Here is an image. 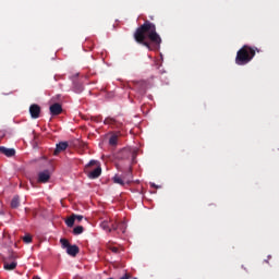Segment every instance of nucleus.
<instances>
[{"label": "nucleus", "mask_w": 279, "mask_h": 279, "mask_svg": "<svg viewBox=\"0 0 279 279\" xmlns=\"http://www.w3.org/2000/svg\"><path fill=\"white\" fill-rule=\"evenodd\" d=\"M111 228L112 230H120L124 234L125 230H128V225L125 221L121 222H111Z\"/></svg>", "instance_id": "obj_8"}, {"label": "nucleus", "mask_w": 279, "mask_h": 279, "mask_svg": "<svg viewBox=\"0 0 279 279\" xmlns=\"http://www.w3.org/2000/svg\"><path fill=\"white\" fill-rule=\"evenodd\" d=\"M29 114L32 119H39L40 118V106L37 104H33L29 107Z\"/></svg>", "instance_id": "obj_7"}, {"label": "nucleus", "mask_w": 279, "mask_h": 279, "mask_svg": "<svg viewBox=\"0 0 279 279\" xmlns=\"http://www.w3.org/2000/svg\"><path fill=\"white\" fill-rule=\"evenodd\" d=\"M119 279H138L136 277L132 278V276H130V274H124L122 277H120Z\"/></svg>", "instance_id": "obj_23"}, {"label": "nucleus", "mask_w": 279, "mask_h": 279, "mask_svg": "<svg viewBox=\"0 0 279 279\" xmlns=\"http://www.w3.org/2000/svg\"><path fill=\"white\" fill-rule=\"evenodd\" d=\"M133 38L137 45H143L148 51L160 49V45H162V38L156 31V24L148 20L136 28Z\"/></svg>", "instance_id": "obj_1"}, {"label": "nucleus", "mask_w": 279, "mask_h": 279, "mask_svg": "<svg viewBox=\"0 0 279 279\" xmlns=\"http://www.w3.org/2000/svg\"><path fill=\"white\" fill-rule=\"evenodd\" d=\"M65 225L68 226V228H73V226H75V216H74V214H72L71 217L65 219Z\"/></svg>", "instance_id": "obj_15"}, {"label": "nucleus", "mask_w": 279, "mask_h": 279, "mask_svg": "<svg viewBox=\"0 0 279 279\" xmlns=\"http://www.w3.org/2000/svg\"><path fill=\"white\" fill-rule=\"evenodd\" d=\"M49 180H51V173L49 172V170H45L38 173V182L40 184H47V182H49Z\"/></svg>", "instance_id": "obj_6"}, {"label": "nucleus", "mask_w": 279, "mask_h": 279, "mask_svg": "<svg viewBox=\"0 0 279 279\" xmlns=\"http://www.w3.org/2000/svg\"><path fill=\"white\" fill-rule=\"evenodd\" d=\"M16 262L8 263L4 262L3 267L7 271H13V269H16Z\"/></svg>", "instance_id": "obj_13"}, {"label": "nucleus", "mask_w": 279, "mask_h": 279, "mask_svg": "<svg viewBox=\"0 0 279 279\" xmlns=\"http://www.w3.org/2000/svg\"><path fill=\"white\" fill-rule=\"evenodd\" d=\"M117 143H119V135L118 134L111 135V137L109 138V145L114 147V145H117Z\"/></svg>", "instance_id": "obj_16"}, {"label": "nucleus", "mask_w": 279, "mask_h": 279, "mask_svg": "<svg viewBox=\"0 0 279 279\" xmlns=\"http://www.w3.org/2000/svg\"><path fill=\"white\" fill-rule=\"evenodd\" d=\"M83 232H84V227H82V226H77V227H75V228L73 229V234H74L75 236L82 234Z\"/></svg>", "instance_id": "obj_19"}, {"label": "nucleus", "mask_w": 279, "mask_h": 279, "mask_svg": "<svg viewBox=\"0 0 279 279\" xmlns=\"http://www.w3.org/2000/svg\"><path fill=\"white\" fill-rule=\"evenodd\" d=\"M150 21H154V16H150Z\"/></svg>", "instance_id": "obj_27"}, {"label": "nucleus", "mask_w": 279, "mask_h": 279, "mask_svg": "<svg viewBox=\"0 0 279 279\" xmlns=\"http://www.w3.org/2000/svg\"><path fill=\"white\" fill-rule=\"evenodd\" d=\"M74 90L75 93H82V90H84V85L74 84Z\"/></svg>", "instance_id": "obj_21"}, {"label": "nucleus", "mask_w": 279, "mask_h": 279, "mask_svg": "<svg viewBox=\"0 0 279 279\" xmlns=\"http://www.w3.org/2000/svg\"><path fill=\"white\" fill-rule=\"evenodd\" d=\"M111 252H113V254H118L119 253V248L117 246H112Z\"/></svg>", "instance_id": "obj_25"}, {"label": "nucleus", "mask_w": 279, "mask_h": 279, "mask_svg": "<svg viewBox=\"0 0 279 279\" xmlns=\"http://www.w3.org/2000/svg\"><path fill=\"white\" fill-rule=\"evenodd\" d=\"M256 51H259L258 48H253L247 45H244L236 52L235 64H238V66H245V64H250V62L254 60Z\"/></svg>", "instance_id": "obj_2"}, {"label": "nucleus", "mask_w": 279, "mask_h": 279, "mask_svg": "<svg viewBox=\"0 0 279 279\" xmlns=\"http://www.w3.org/2000/svg\"><path fill=\"white\" fill-rule=\"evenodd\" d=\"M60 243H61V247H62L63 250H68V247L71 245V243H70L69 240H66V239H61V240H60Z\"/></svg>", "instance_id": "obj_20"}, {"label": "nucleus", "mask_w": 279, "mask_h": 279, "mask_svg": "<svg viewBox=\"0 0 279 279\" xmlns=\"http://www.w3.org/2000/svg\"><path fill=\"white\" fill-rule=\"evenodd\" d=\"M101 228L104 229V230H107V232H112V222L110 223V222H107V221H104L102 223H101Z\"/></svg>", "instance_id": "obj_18"}, {"label": "nucleus", "mask_w": 279, "mask_h": 279, "mask_svg": "<svg viewBox=\"0 0 279 279\" xmlns=\"http://www.w3.org/2000/svg\"><path fill=\"white\" fill-rule=\"evenodd\" d=\"M113 182L114 184H120V186H125V178H121L118 174L113 177Z\"/></svg>", "instance_id": "obj_14"}, {"label": "nucleus", "mask_w": 279, "mask_h": 279, "mask_svg": "<svg viewBox=\"0 0 279 279\" xmlns=\"http://www.w3.org/2000/svg\"><path fill=\"white\" fill-rule=\"evenodd\" d=\"M85 173H87V177L89 180H97L99 175H101V165L98 160L92 159L86 166H85Z\"/></svg>", "instance_id": "obj_3"}, {"label": "nucleus", "mask_w": 279, "mask_h": 279, "mask_svg": "<svg viewBox=\"0 0 279 279\" xmlns=\"http://www.w3.org/2000/svg\"><path fill=\"white\" fill-rule=\"evenodd\" d=\"M118 158L119 160H126L129 162V179H126V182H130V180H132V160H134V151H132L130 148H124L120 150Z\"/></svg>", "instance_id": "obj_4"}, {"label": "nucleus", "mask_w": 279, "mask_h": 279, "mask_svg": "<svg viewBox=\"0 0 279 279\" xmlns=\"http://www.w3.org/2000/svg\"><path fill=\"white\" fill-rule=\"evenodd\" d=\"M104 124L110 125V128H112L113 130H121V128H123V122L112 117L106 118Z\"/></svg>", "instance_id": "obj_5"}, {"label": "nucleus", "mask_w": 279, "mask_h": 279, "mask_svg": "<svg viewBox=\"0 0 279 279\" xmlns=\"http://www.w3.org/2000/svg\"><path fill=\"white\" fill-rule=\"evenodd\" d=\"M50 114L52 117H58V114H62V105L56 102L50 106Z\"/></svg>", "instance_id": "obj_9"}, {"label": "nucleus", "mask_w": 279, "mask_h": 279, "mask_svg": "<svg viewBox=\"0 0 279 279\" xmlns=\"http://www.w3.org/2000/svg\"><path fill=\"white\" fill-rule=\"evenodd\" d=\"M69 147V142H61L57 144V147L53 151V156H58V154L65 151V149Z\"/></svg>", "instance_id": "obj_11"}, {"label": "nucleus", "mask_w": 279, "mask_h": 279, "mask_svg": "<svg viewBox=\"0 0 279 279\" xmlns=\"http://www.w3.org/2000/svg\"><path fill=\"white\" fill-rule=\"evenodd\" d=\"M73 215H74V220L76 219L77 221H82V219H84V216L82 215H75V214Z\"/></svg>", "instance_id": "obj_24"}, {"label": "nucleus", "mask_w": 279, "mask_h": 279, "mask_svg": "<svg viewBox=\"0 0 279 279\" xmlns=\"http://www.w3.org/2000/svg\"><path fill=\"white\" fill-rule=\"evenodd\" d=\"M66 254H69V256H77L80 254V246L77 245H69V247L66 248Z\"/></svg>", "instance_id": "obj_12"}, {"label": "nucleus", "mask_w": 279, "mask_h": 279, "mask_svg": "<svg viewBox=\"0 0 279 279\" xmlns=\"http://www.w3.org/2000/svg\"><path fill=\"white\" fill-rule=\"evenodd\" d=\"M0 154L7 156V158H12V156L16 155V150L14 148H7L4 146H0Z\"/></svg>", "instance_id": "obj_10"}, {"label": "nucleus", "mask_w": 279, "mask_h": 279, "mask_svg": "<svg viewBox=\"0 0 279 279\" xmlns=\"http://www.w3.org/2000/svg\"><path fill=\"white\" fill-rule=\"evenodd\" d=\"M19 206H21V201L19 196H14L11 201V208H17Z\"/></svg>", "instance_id": "obj_17"}, {"label": "nucleus", "mask_w": 279, "mask_h": 279, "mask_svg": "<svg viewBox=\"0 0 279 279\" xmlns=\"http://www.w3.org/2000/svg\"><path fill=\"white\" fill-rule=\"evenodd\" d=\"M23 241L24 243H32V235L29 234L24 235Z\"/></svg>", "instance_id": "obj_22"}, {"label": "nucleus", "mask_w": 279, "mask_h": 279, "mask_svg": "<svg viewBox=\"0 0 279 279\" xmlns=\"http://www.w3.org/2000/svg\"><path fill=\"white\" fill-rule=\"evenodd\" d=\"M9 258H10V260H14V259L16 258V256H14V254H11V255L9 256Z\"/></svg>", "instance_id": "obj_26"}]
</instances>
